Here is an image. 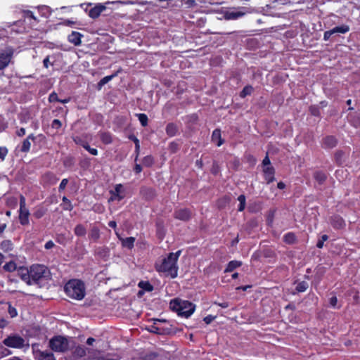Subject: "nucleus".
Instances as JSON below:
<instances>
[{
  "label": "nucleus",
  "instance_id": "f257e3e1",
  "mask_svg": "<svg viewBox=\"0 0 360 360\" xmlns=\"http://www.w3.org/2000/svg\"><path fill=\"white\" fill-rule=\"evenodd\" d=\"M181 251L169 253L167 257L162 258L155 262V268L157 271L174 278L178 274L177 261Z\"/></svg>",
  "mask_w": 360,
  "mask_h": 360
},
{
  "label": "nucleus",
  "instance_id": "f03ea898",
  "mask_svg": "<svg viewBox=\"0 0 360 360\" xmlns=\"http://www.w3.org/2000/svg\"><path fill=\"white\" fill-rule=\"evenodd\" d=\"M18 273L21 279L27 285H32L45 277L49 274V270L44 265L35 264L32 265L30 269L20 267L18 270Z\"/></svg>",
  "mask_w": 360,
  "mask_h": 360
},
{
  "label": "nucleus",
  "instance_id": "7ed1b4c3",
  "mask_svg": "<svg viewBox=\"0 0 360 360\" xmlns=\"http://www.w3.org/2000/svg\"><path fill=\"white\" fill-rule=\"evenodd\" d=\"M169 307L172 310L175 311L179 316L186 318L190 316L194 312L195 306L186 300L175 299L170 302Z\"/></svg>",
  "mask_w": 360,
  "mask_h": 360
},
{
  "label": "nucleus",
  "instance_id": "20e7f679",
  "mask_svg": "<svg viewBox=\"0 0 360 360\" xmlns=\"http://www.w3.org/2000/svg\"><path fill=\"white\" fill-rule=\"evenodd\" d=\"M68 296L76 300H82L84 296V286L79 280H71L65 285Z\"/></svg>",
  "mask_w": 360,
  "mask_h": 360
},
{
  "label": "nucleus",
  "instance_id": "39448f33",
  "mask_svg": "<svg viewBox=\"0 0 360 360\" xmlns=\"http://www.w3.org/2000/svg\"><path fill=\"white\" fill-rule=\"evenodd\" d=\"M49 345L56 352H64L69 347L68 340L61 336L52 338L49 342Z\"/></svg>",
  "mask_w": 360,
  "mask_h": 360
},
{
  "label": "nucleus",
  "instance_id": "423d86ee",
  "mask_svg": "<svg viewBox=\"0 0 360 360\" xmlns=\"http://www.w3.org/2000/svg\"><path fill=\"white\" fill-rule=\"evenodd\" d=\"M4 344L12 348H22L25 346H28V343L19 335H10L3 341Z\"/></svg>",
  "mask_w": 360,
  "mask_h": 360
},
{
  "label": "nucleus",
  "instance_id": "0eeeda50",
  "mask_svg": "<svg viewBox=\"0 0 360 360\" xmlns=\"http://www.w3.org/2000/svg\"><path fill=\"white\" fill-rule=\"evenodd\" d=\"M30 212L26 207V201L24 196L20 195V210H19V220L22 225H27L29 224Z\"/></svg>",
  "mask_w": 360,
  "mask_h": 360
},
{
  "label": "nucleus",
  "instance_id": "6e6552de",
  "mask_svg": "<svg viewBox=\"0 0 360 360\" xmlns=\"http://www.w3.org/2000/svg\"><path fill=\"white\" fill-rule=\"evenodd\" d=\"M248 12L245 8H232L224 13V18L226 20H236L244 16Z\"/></svg>",
  "mask_w": 360,
  "mask_h": 360
},
{
  "label": "nucleus",
  "instance_id": "1a4fd4ad",
  "mask_svg": "<svg viewBox=\"0 0 360 360\" xmlns=\"http://www.w3.org/2000/svg\"><path fill=\"white\" fill-rule=\"evenodd\" d=\"M110 198L112 201H120L125 197V190L122 184L115 185L113 190L110 191Z\"/></svg>",
  "mask_w": 360,
  "mask_h": 360
},
{
  "label": "nucleus",
  "instance_id": "9d476101",
  "mask_svg": "<svg viewBox=\"0 0 360 360\" xmlns=\"http://www.w3.org/2000/svg\"><path fill=\"white\" fill-rule=\"evenodd\" d=\"M34 356L36 360H55L53 355L51 353L41 352L35 349L34 345H32Z\"/></svg>",
  "mask_w": 360,
  "mask_h": 360
},
{
  "label": "nucleus",
  "instance_id": "9b49d317",
  "mask_svg": "<svg viewBox=\"0 0 360 360\" xmlns=\"http://www.w3.org/2000/svg\"><path fill=\"white\" fill-rule=\"evenodd\" d=\"M12 53L0 52V70L5 69L11 62Z\"/></svg>",
  "mask_w": 360,
  "mask_h": 360
},
{
  "label": "nucleus",
  "instance_id": "f8f14e48",
  "mask_svg": "<svg viewBox=\"0 0 360 360\" xmlns=\"http://www.w3.org/2000/svg\"><path fill=\"white\" fill-rule=\"evenodd\" d=\"M115 233L119 238L120 240L121 241L122 245L124 248H127L130 250L134 248V243L136 240L134 237H128L126 238H123L119 235V233L117 231L115 232Z\"/></svg>",
  "mask_w": 360,
  "mask_h": 360
},
{
  "label": "nucleus",
  "instance_id": "ddd939ff",
  "mask_svg": "<svg viewBox=\"0 0 360 360\" xmlns=\"http://www.w3.org/2000/svg\"><path fill=\"white\" fill-rule=\"evenodd\" d=\"M264 176L268 183L274 180V169L271 166L265 167L263 168Z\"/></svg>",
  "mask_w": 360,
  "mask_h": 360
},
{
  "label": "nucleus",
  "instance_id": "4468645a",
  "mask_svg": "<svg viewBox=\"0 0 360 360\" xmlns=\"http://www.w3.org/2000/svg\"><path fill=\"white\" fill-rule=\"evenodd\" d=\"M175 217L181 220H188L191 217V212L187 209H181L175 212Z\"/></svg>",
  "mask_w": 360,
  "mask_h": 360
},
{
  "label": "nucleus",
  "instance_id": "2eb2a0df",
  "mask_svg": "<svg viewBox=\"0 0 360 360\" xmlns=\"http://www.w3.org/2000/svg\"><path fill=\"white\" fill-rule=\"evenodd\" d=\"M212 139L217 146H220L223 143V141L221 137V131L219 129H215L212 135Z\"/></svg>",
  "mask_w": 360,
  "mask_h": 360
},
{
  "label": "nucleus",
  "instance_id": "dca6fc26",
  "mask_svg": "<svg viewBox=\"0 0 360 360\" xmlns=\"http://www.w3.org/2000/svg\"><path fill=\"white\" fill-rule=\"evenodd\" d=\"M105 9V6L103 4H96L93 8H91V18L98 17L100 13Z\"/></svg>",
  "mask_w": 360,
  "mask_h": 360
},
{
  "label": "nucleus",
  "instance_id": "f3484780",
  "mask_svg": "<svg viewBox=\"0 0 360 360\" xmlns=\"http://www.w3.org/2000/svg\"><path fill=\"white\" fill-rule=\"evenodd\" d=\"M80 37L81 34L79 33L73 32L71 34L69 35L68 39L71 43L74 44L75 45H78L81 41Z\"/></svg>",
  "mask_w": 360,
  "mask_h": 360
},
{
  "label": "nucleus",
  "instance_id": "a211bd4d",
  "mask_svg": "<svg viewBox=\"0 0 360 360\" xmlns=\"http://www.w3.org/2000/svg\"><path fill=\"white\" fill-rule=\"evenodd\" d=\"M241 264H242V263L240 262H239V261H236V260L231 261L228 264L227 267L225 269V271L226 272H231L234 269H236V268L240 266Z\"/></svg>",
  "mask_w": 360,
  "mask_h": 360
},
{
  "label": "nucleus",
  "instance_id": "6ab92c4d",
  "mask_svg": "<svg viewBox=\"0 0 360 360\" xmlns=\"http://www.w3.org/2000/svg\"><path fill=\"white\" fill-rule=\"evenodd\" d=\"M30 139L33 140L34 137L32 136H29L26 139L23 141L21 148V150L22 152L26 153L30 150L31 146Z\"/></svg>",
  "mask_w": 360,
  "mask_h": 360
},
{
  "label": "nucleus",
  "instance_id": "aec40b11",
  "mask_svg": "<svg viewBox=\"0 0 360 360\" xmlns=\"http://www.w3.org/2000/svg\"><path fill=\"white\" fill-rule=\"evenodd\" d=\"M332 30L333 32V34H335V33L344 34V33L347 32L349 30V27L348 25H343L341 26L335 27L333 29H332Z\"/></svg>",
  "mask_w": 360,
  "mask_h": 360
},
{
  "label": "nucleus",
  "instance_id": "412c9836",
  "mask_svg": "<svg viewBox=\"0 0 360 360\" xmlns=\"http://www.w3.org/2000/svg\"><path fill=\"white\" fill-rule=\"evenodd\" d=\"M139 287L141 288V289H143L146 291H148V292L152 291L153 289V286L148 281L139 282Z\"/></svg>",
  "mask_w": 360,
  "mask_h": 360
},
{
  "label": "nucleus",
  "instance_id": "4be33fe9",
  "mask_svg": "<svg viewBox=\"0 0 360 360\" xmlns=\"http://www.w3.org/2000/svg\"><path fill=\"white\" fill-rule=\"evenodd\" d=\"M76 143L82 145L87 151H90V147L86 142H84L82 140V139L79 136H77L74 139Z\"/></svg>",
  "mask_w": 360,
  "mask_h": 360
},
{
  "label": "nucleus",
  "instance_id": "5701e85b",
  "mask_svg": "<svg viewBox=\"0 0 360 360\" xmlns=\"http://www.w3.org/2000/svg\"><path fill=\"white\" fill-rule=\"evenodd\" d=\"M284 240L288 243H293L295 241V236L292 233H288L284 236Z\"/></svg>",
  "mask_w": 360,
  "mask_h": 360
},
{
  "label": "nucleus",
  "instance_id": "b1692460",
  "mask_svg": "<svg viewBox=\"0 0 360 360\" xmlns=\"http://www.w3.org/2000/svg\"><path fill=\"white\" fill-rule=\"evenodd\" d=\"M238 200L240 202L238 210L243 211L245 207V197L244 195H240L238 198Z\"/></svg>",
  "mask_w": 360,
  "mask_h": 360
},
{
  "label": "nucleus",
  "instance_id": "393cba45",
  "mask_svg": "<svg viewBox=\"0 0 360 360\" xmlns=\"http://www.w3.org/2000/svg\"><path fill=\"white\" fill-rule=\"evenodd\" d=\"M75 233L79 236H82L85 235L86 230L82 225H77L75 229Z\"/></svg>",
  "mask_w": 360,
  "mask_h": 360
},
{
  "label": "nucleus",
  "instance_id": "a878e982",
  "mask_svg": "<svg viewBox=\"0 0 360 360\" xmlns=\"http://www.w3.org/2000/svg\"><path fill=\"white\" fill-rule=\"evenodd\" d=\"M252 91H253V88L252 86H247L240 92V96L244 98L246 96L251 94Z\"/></svg>",
  "mask_w": 360,
  "mask_h": 360
},
{
  "label": "nucleus",
  "instance_id": "bb28decb",
  "mask_svg": "<svg viewBox=\"0 0 360 360\" xmlns=\"http://www.w3.org/2000/svg\"><path fill=\"white\" fill-rule=\"evenodd\" d=\"M314 178L316 179V180L317 181H319V183H322L325 181L326 179V175L325 174H323V172H316L315 174H314Z\"/></svg>",
  "mask_w": 360,
  "mask_h": 360
},
{
  "label": "nucleus",
  "instance_id": "cd10ccee",
  "mask_svg": "<svg viewBox=\"0 0 360 360\" xmlns=\"http://www.w3.org/2000/svg\"><path fill=\"white\" fill-rule=\"evenodd\" d=\"M325 144L328 146V147H333L335 146V143H336V141L335 139L332 137V136H330V137H327L326 139H325Z\"/></svg>",
  "mask_w": 360,
  "mask_h": 360
},
{
  "label": "nucleus",
  "instance_id": "c85d7f7f",
  "mask_svg": "<svg viewBox=\"0 0 360 360\" xmlns=\"http://www.w3.org/2000/svg\"><path fill=\"white\" fill-rule=\"evenodd\" d=\"M167 133L169 135V136H174L176 131V127L172 124H169L167 125Z\"/></svg>",
  "mask_w": 360,
  "mask_h": 360
},
{
  "label": "nucleus",
  "instance_id": "c756f323",
  "mask_svg": "<svg viewBox=\"0 0 360 360\" xmlns=\"http://www.w3.org/2000/svg\"><path fill=\"white\" fill-rule=\"evenodd\" d=\"M153 158L150 155L146 156L143 159V164L146 167H150L153 165Z\"/></svg>",
  "mask_w": 360,
  "mask_h": 360
},
{
  "label": "nucleus",
  "instance_id": "7c9ffc66",
  "mask_svg": "<svg viewBox=\"0 0 360 360\" xmlns=\"http://www.w3.org/2000/svg\"><path fill=\"white\" fill-rule=\"evenodd\" d=\"M4 268L8 271H13L16 269V264L14 262H11L6 264Z\"/></svg>",
  "mask_w": 360,
  "mask_h": 360
},
{
  "label": "nucleus",
  "instance_id": "2f4dec72",
  "mask_svg": "<svg viewBox=\"0 0 360 360\" xmlns=\"http://www.w3.org/2000/svg\"><path fill=\"white\" fill-rule=\"evenodd\" d=\"M1 247L5 251H8L12 248V243L9 240L4 241L1 243Z\"/></svg>",
  "mask_w": 360,
  "mask_h": 360
},
{
  "label": "nucleus",
  "instance_id": "473e14b6",
  "mask_svg": "<svg viewBox=\"0 0 360 360\" xmlns=\"http://www.w3.org/2000/svg\"><path fill=\"white\" fill-rule=\"evenodd\" d=\"M139 120L143 126H146L148 124V117L145 114H139Z\"/></svg>",
  "mask_w": 360,
  "mask_h": 360
},
{
  "label": "nucleus",
  "instance_id": "72a5a7b5",
  "mask_svg": "<svg viewBox=\"0 0 360 360\" xmlns=\"http://www.w3.org/2000/svg\"><path fill=\"white\" fill-rule=\"evenodd\" d=\"M62 205L65 210H70L72 209V205L70 204V202L67 199L66 197L63 198Z\"/></svg>",
  "mask_w": 360,
  "mask_h": 360
},
{
  "label": "nucleus",
  "instance_id": "f704fd0d",
  "mask_svg": "<svg viewBox=\"0 0 360 360\" xmlns=\"http://www.w3.org/2000/svg\"><path fill=\"white\" fill-rule=\"evenodd\" d=\"M307 287L308 285L307 283L302 282L297 285L296 289L299 292H304L307 290Z\"/></svg>",
  "mask_w": 360,
  "mask_h": 360
},
{
  "label": "nucleus",
  "instance_id": "c9c22d12",
  "mask_svg": "<svg viewBox=\"0 0 360 360\" xmlns=\"http://www.w3.org/2000/svg\"><path fill=\"white\" fill-rule=\"evenodd\" d=\"M8 154V149L6 147H0V159L4 160Z\"/></svg>",
  "mask_w": 360,
  "mask_h": 360
},
{
  "label": "nucleus",
  "instance_id": "e433bc0d",
  "mask_svg": "<svg viewBox=\"0 0 360 360\" xmlns=\"http://www.w3.org/2000/svg\"><path fill=\"white\" fill-rule=\"evenodd\" d=\"M328 240V236L326 235H323L321 238L318 241L316 246L319 248H322L323 246V243L325 241Z\"/></svg>",
  "mask_w": 360,
  "mask_h": 360
},
{
  "label": "nucleus",
  "instance_id": "4c0bfd02",
  "mask_svg": "<svg viewBox=\"0 0 360 360\" xmlns=\"http://www.w3.org/2000/svg\"><path fill=\"white\" fill-rule=\"evenodd\" d=\"M59 98L58 97V95L56 93H52L49 95V101L50 102H55V101H59Z\"/></svg>",
  "mask_w": 360,
  "mask_h": 360
},
{
  "label": "nucleus",
  "instance_id": "58836bf2",
  "mask_svg": "<svg viewBox=\"0 0 360 360\" xmlns=\"http://www.w3.org/2000/svg\"><path fill=\"white\" fill-rule=\"evenodd\" d=\"M8 313L12 318L16 316L18 314L16 309L11 306L8 307Z\"/></svg>",
  "mask_w": 360,
  "mask_h": 360
},
{
  "label": "nucleus",
  "instance_id": "ea45409f",
  "mask_svg": "<svg viewBox=\"0 0 360 360\" xmlns=\"http://www.w3.org/2000/svg\"><path fill=\"white\" fill-rule=\"evenodd\" d=\"M62 124L61 122L59 120H54L52 122V127L55 129H59L61 127Z\"/></svg>",
  "mask_w": 360,
  "mask_h": 360
},
{
  "label": "nucleus",
  "instance_id": "a19ab883",
  "mask_svg": "<svg viewBox=\"0 0 360 360\" xmlns=\"http://www.w3.org/2000/svg\"><path fill=\"white\" fill-rule=\"evenodd\" d=\"M118 3H121V4H141V5H144V4H146L147 2L146 1H125V2H122V1H117Z\"/></svg>",
  "mask_w": 360,
  "mask_h": 360
},
{
  "label": "nucleus",
  "instance_id": "79ce46f5",
  "mask_svg": "<svg viewBox=\"0 0 360 360\" xmlns=\"http://www.w3.org/2000/svg\"><path fill=\"white\" fill-rule=\"evenodd\" d=\"M214 319H215V316L209 315V316H205L203 320L206 324H210Z\"/></svg>",
  "mask_w": 360,
  "mask_h": 360
},
{
  "label": "nucleus",
  "instance_id": "37998d69",
  "mask_svg": "<svg viewBox=\"0 0 360 360\" xmlns=\"http://www.w3.org/2000/svg\"><path fill=\"white\" fill-rule=\"evenodd\" d=\"M332 34H333V32L332 30L325 32L323 35V39L325 41L328 40Z\"/></svg>",
  "mask_w": 360,
  "mask_h": 360
},
{
  "label": "nucleus",
  "instance_id": "c03bdc74",
  "mask_svg": "<svg viewBox=\"0 0 360 360\" xmlns=\"http://www.w3.org/2000/svg\"><path fill=\"white\" fill-rule=\"evenodd\" d=\"M55 246V244L52 241V240H49L46 243L45 245H44V248L46 249V250H49V249H51L53 248V247Z\"/></svg>",
  "mask_w": 360,
  "mask_h": 360
},
{
  "label": "nucleus",
  "instance_id": "a18cd8bd",
  "mask_svg": "<svg viewBox=\"0 0 360 360\" xmlns=\"http://www.w3.org/2000/svg\"><path fill=\"white\" fill-rule=\"evenodd\" d=\"M67 184H68V179H63L60 184L59 189L64 190L65 188L66 187Z\"/></svg>",
  "mask_w": 360,
  "mask_h": 360
},
{
  "label": "nucleus",
  "instance_id": "49530a36",
  "mask_svg": "<svg viewBox=\"0 0 360 360\" xmlns=\"http://www.w3.org/2000/svg\"><path fill=\"white\" fill-rule=\"evenodd\" d=\"M263 168L265 167L271 166L270 160L268 156H266L262 162Z\"/></svg>",
  "mask_w": 360,
  "mask_h": 360
},
{
  "label": "nucleus",
  "instance_id": "de8ad7c7",
  "mask_svg": "<svg viewBox=\"0 0 360 360\" xmlns=\"http://www.w3.org/2000/svg\"><path fill=\"white\" fill-rule=\"evenodd\" d=\"M113 77V75H109L103 77L101 81L103 84H107L108 82H110Z\"/></svg>",
  "mask_w": 360,
  "mask_h": 360
},
{
  "label": "nucleus",
  "instance_id": "09e8293b",
  "mask_svg": "<svg viewBox=\"0 0 360 360\" xmlns=\"http://www.w3.org/2000/svg\"><path fill=\"white\" fill-rule=\"evenodd\" d=\"M337 303H338V299L335 296H333L330 299V304L331 306L335 307L337 305Z\"/></svg>",
  "mask_w": 360,
  "mask_h": 360
},
{
  "label": "nucleus",
  "instance_id": "8fccbe9b",
  "mask_svg": "<svg viewBox=\"0 0 360 360\" xmlns=\"http://www.w3.org/2000/svg\"><path fill=\"white\" fill-rule=\"evenodd\" d=\"M99 236V233L97 229H92L91 230V238H98Z\"/></svg>",
  "mask_w": 360,
  "mask_h": 360
},
{
  "label": "nucleus",
  "instance_id": "3c124183",
  "mask_svg": "<svg viewBox=\"0 0 360 360\" xmlns=\"http://www.w3.org/2000/svg\"><path fill=\"white\" fill-rule=\"evenodd\" d=\"M8 324V322L6 319L3 318H0V328H5Z\"/></svg>",
  "mask_w": 360,
  "mask_h": 360
},
{
  "label": "nucleus",
  "instance_id": "603ef678",
  "mask_svg": "<svg viewBox=\"0 0 360 360\" xmlns=\"http://www.w3.org/2000/svg\"><path fill=\"white\" fill-rule=\"evenodd\" d=\"M43 63H44V65L46 68H48L49 66V64H50V61H49V56H47L46 58H45L44 59V61H43Z\"/></svg>",
  "mask_w": 360,
  "mask_h": 360
},
{
  "label": "nucleus",
  "instance_id": "864d4df0",
  "mask_svg": "<svg viewBox=\"0 0 360 360\" xmlns=\"http://www.w3.org/2000/svg\"><path fill=\"white\" fill-rule=\"evenodd\" d=\"M43 215L44 212L42 211H37L34 214V216L37 219L41 218Z\"/></svg>",
  "mask_w": 360,
  "mask_h": 360
},
{
  "label": "nucleus",
  "instance_id": "5fc2aeb1",
  "mask_svg": "<svg viewBox=\"0 0 360 360\" xmlns=\"http://www.w3.org/2000/svg\"><path fill=\"white\" fill-rule=\"evenodd\" d=\"M134 171L136 173H140L142 171V167L140 165L136 164L134 167Z\"/></svg>",
  "mask_w": 360,
  "mask_h": 360
},
{
  "label": "nucleus",
  "instance_id": "6e6d98bb",
  "mask_svg": "<svg viewBox=\"0 0 360 360\" xmlns=\"http://www.w3.org/2000/svg\"><path fill=\"white\" fill-rule=\"evenodd\" d=\"M17 134L19 136H24L25 134V129L24 128H21L19 130H18L17 131Z\"/></svg>",
  "mask_w": 360,
  "mask_h": 360
},
{
  "label": "nucleus",
  "instance_id": "4d7b16f0",
  "mask_svg": "<svg viewBox=\"0 0 360 360\" xmlns=\"http://www.w3.org/2000/svg\"><path fill=\"white\" fill-rule=\"evenodd\" d=\"M277 187L279 189H283L285 187V185L283 182H278L277 184Z\"/></svg>",
  "mask_w": 360,
  "mask_h": 360
},
{
  "label": "nucleus",
  "instance_id": "13d9d810",
  "mask_svg": "<svg viewBox=\"0 0 360 360\" xmlns=\"http://www.w3.org/2000/svg\"><path fill=\"white\" fill-rule=\"evenodd\" d=\"M108 225L109 226L113 228V229H115L116 228V222L115 221H110L109 223H108Z\"/></svg>",
  "mask_w": 360,
  "mask_h": 360
},
{
  "label": "nucleus",
  "instance_id": "bf43d9fd",
  "mask_svg": "<svg viewBox=\"0 0 360 360\" xmlns=\"http://www.w3.org/2000/svg\"><path fill=\"white\" fill-rule=\"evenodd\" d=\"M6 228V224H0V233H3Z\"/></svg>",
  "mask_w": 360,
  "mask_h": 360
},
{
  "label": "nucleus",
  "instance_id": "052dcab7",
  "mask_svg": "<svg viewBox=\"0 0 360 360\" xmlns=\"http://www.w3.org/2000/svg\"><path fill=\"white\" fill-rule=\"evenodd\" d=\"M217 304L223 308H226L229 307V304L227 302L218 303Z\"/></svg>",
  "mask_w": 360,
  "mask_h": 360
},
{
  "label": "nucleus",
  "instance_id": "680f3d73",
  "mask_svg": "<svg viewBox=\"0 0 360 360\" xmlns=\"http://www.w3.org/2000/svg\"><path fill=\"white\" fill-rule=\"evenodd\" d=\"M26 15H27V16L30 17L34 20L36 19L35 17L34 16L33 13L31 11H27Z\"/></svg>",
  "mask_w": 360,
  "mask_h": 360
},
{
  "label": "nucleus",
  "instance_id": "e2e57ef3",
  "mask_svg": "<svg viewBox=\"0 0 360 360\" xmlns=\"http://www.w3.org/2000/svg\"><path fill=\"white\" fill-rule=\"evenodd\" d=\"M151 332L155 333H160V332L158 330V329L154 326L152 327V329L150 330Z\"/></svg>",
  "mask_w": 360,
  "mask_h": 360
},
{
  "label": "nucleus",
  "instance_id": "0e129e2a",
  "mask_svg": "<svg viewBox=\"0 0 360 360\" xmlns=\"http://www.w3.org/2000/svg\"><path fill=\"white\" fill-rule=\"evenodd\" d=\"M104 84L102 83L101 81H100L98 83V85H97V88L98 90H101L102 86H103Z\"/></svg>",
  "mask_w": 360,
  "mask_h": 360
},
{
  "label": "nucleus",
  "instance_id": "69168bd1",
  "mask_svg": "<svg viewBox=\"0 0 360 360\" xmlns=\"http://www.w3.org/2000/svg\"><path fill=\"white\" fill-rule=\"evenodd\" d=\"M70 101V98H65V99H63V100H59V102L62 103H67Z\"/></svg>",
  "mask_w": 360,
  "mask_h": 360
},
{
  "label": "nucleus",
  "instance_id": "338daca9",
  "mask_svg": "<svg viewBox=\"0 0 360 360\" xmlns=\"http://www.w3.org/2000/svg\"><path fill=\"white\" fill-rule=\"evenodd\" d=\"M131 139L134 141L135 146L136 145V143H139V141L135 136H131Z\"/></svg>",
  "mask_w": 360,
  "mask_h": 360
},
{
  "label": "nucleus",
  "instance_id": "774afa93",
  "mask_svg": "<svg viewBox=\"0 0 360 360\" xmlns=\"http://www.w3.org/2000/svg\"><path fill=\"white\" fill-rule=\"evenodd\" d=\"M98 154L97 150L91 148V155H96Z\"/></svg>",
  "mask_w": 360,
  "mask_h": 360
}]
</instances>
